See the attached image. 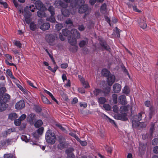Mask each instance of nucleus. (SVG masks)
I'll return each mask as SVG.
<instances>
[{
  "mask_svg": "<svg viewBox=\"0 0 158 158\" xmlns=\"http://www.w3.org/2000/svg\"><path fill=\"white\" fill-rule=\"evenodd\" d=\"M84 3L85 1L84 0H79L77 2H76L74 4L72 3L71 6L73 8L78 9L79 13H82L86 12L88 9V5L85 4Z\"/></svg>",
  "mask_w": 158,
  "mask_h": 158,
  "instance_id": "1",
  "label": "nucleus"
},
{
  "mask_svg": "<svg viewBox=\"0 0 158 158\" xmlns=\"http://www.w3.org/2000/svg\"><path fill=\"white\" fill-rule=\"evenodd\" d=\"M45 137L47 142L51 144H54L56 140L55 134L49 130L46 132Z\"/></svg>",
  "mask_w": 158,
  "mask_h": 158,
  "instance_id": "2",
  "label": "nucleus"
},
{
  "mask_svg": "<svg viewBox=\"0 0 158 158\" xmlns=\"http://www.w3.org/2000/svg\"><path fill=\"white\" fill-rule=\"evenodd\" d=\"M45 39L49 45L53 46L55 44L56 36L55 35L52 34L47 35L46 36Z\"/></svg>",
  "mask_w": 158,
  "mask_h": 158,
  "instance_id": "3",
  "label": "nucleus"
},
{
  "mask_svg": "<svg viewBox=\"0 0 158 158\" xmlns=\"http://www.w3.org/2000/svg\"><path fill=\"white\" fill-rule=\"evenodd\" d=\"M146 115L144 112L142 111L140 113H138L137 115H136L134 116V118L135 120H134L132 121V125H134L135 123H136L137 122H139L140 121L142 117H146Z\"/></svg>",
  "mask_w": 158,
  "mask_h": 158,
  "instance_id": "4",
  "label": "nucleus"
},
{
  "mask_svg": "<svg viewBox=\"0 0 158 158\" xmlns=\"http://www.w3.org/2000/svg\"><path fill=\"white\" fill-rule=\"evenodd\" d=\"M99 44L101 49L102 50L104 49L109 52H110L111 49L105 41L100 40Z\"/></svg>",
  "mask_w": 158,
  "mask_h": 158,
  "instance_id": "5",
  "label": "nucleus"
},
{
  "mask_svg": "<svg viewBox=\"0 0 158 158\" xmlns=\"http://www.w3.org/2000/svg\"><path fill=\"white\" fill-rule=\"evenodd\" d=\"M55 5L56 7L58 8H60L61 7H62V8H67L68 6L67 3L63 2L61 0H56L55 3Z\"/></svg>",
  "mask_w": 158,
  "mask_h": 158,
  "instance_id": "6",
  "label": "nucleus"
},
{
  "mask_svg": "<svg viewBox=\"0 0 158 158\" xmlns=\"http://www.w3.org/2000/svg\"><path fill=\"white\" fill-rule=\"evenodd\" d=\"M31 14L30 12H24L23 14L24 21L26 23L29 24L32 20V19L31 18Z\"/></svg>",
  "mask_w": 158,
  "mask_h": 158,
  "instance_id": "7",
  "label": "nucleus"
},
{
  "mask_svg": "<svg viewBox=\"0 0 158 158\" xmlns=\"http://www.w3.org/2000/svg\"><path fill=\"white\" fill-rule=\"evenodd\" d=\"M36 120V116L35 114L31 113L27 117V120L30 124H34Z\"/></svg>",
  "mask_w": 158,
  "mask_h": 158,
  "instance_id": "8",
  "label": "nucleus"
},
{
  "mask_svg": "<svg viewBox=\"0 0 158 158\" xmlns=\"http://www.w3.org/2000/svg\"><path fill=\"white\" fill-rule=\"evenodd\" d=\"M10 96L9 94H5L0 98V103L3 102L6 103L10 100Z\"/></svg>",
  "mask_w": 158,
  "mask_h": 158,
  "instance_id": "9",
  "label": "nucleus"
},
{
  "mask_svg": "<svg viewBox=\"0 0 158 158\" xmlns=\"http://www.w3.org/2000/svg\"><path fill=\"white\" fill-rule=\"evenodd\" d=\"M138 23L139 26L143 29L146 28L147 27V25L145 23V19L142 17L139 18L138 20Z\"/></svg>",
  "mask_w": 158,
  "mask_h": 158,
  "instance_id": "10",
  "label": "nucleus"
},
{
  "mask_svg": "<svg viewBox=\"0 0 158 158\" xmlns=\"http://www.w3.org/2000/svg\"><path fill=\"white\" fill-rule=\"evenodd\" d=\"M25 103L23 100H20L15 105V107L17 109H21L24 107Z\"/></svg>",
  "mask_w": 158,
  "mask_h": 158,
  "instance_id": "11",
  "label": "nucleus"
},
{
  "mask_svg": "<svg viewBox=\"0 0 158 158\" xmlns=\"http://www.w3.org/2000/svg\"><path fill=\"white\" fill-rule=\"evenodd\" d=\"M107 82L108 85L111 86L115 81V77L114 75H110L107 78Z\"/></svg>",
  "mask_w": 158,
  "mask_h": 158,
  "instance_id": "12",
  "label": "nucleus"
},
{
  "mask_svg": "<svg viewBox=\"0 0 158 158\" xmlns=\"http://www.w3.org/2000/svg\"><path fill=\"white\" fill-rule=\"evenodd\" d=\"M71 33L76 38H79L80 37V33L77 29H72L71 30Z\"/></svg>",
  "mask_w": 158,
  "mask_h": 158,
  "instance_id": "13",
  "label": "nucleus"
},
{
  "mask_svg": "<svg viewBox=\"0 0 158 158\" xmlns=\"http://www.w3.org/2000/svg\"><path fill=\"white\" fill-rule=\"evenodd\" d=\"M35 9V6L34 5H30L29 6H26L24 9V11L25 12H30L29 10L34 12Z\"/></svg>",
  "mask_w": 158,
  "mask_h": 158,
  "instance_id": "14",
  "label": "nucleus"
},
{
  "mask_svg": "<svg viewBox=\"0 0 158 158\" xmlns=\"http://www.w3.org/2000/svg\"><path fill=\"white\" fill-rule=\"evenodd\" d=\"M119 102L122 105H125L127 104V101L126 100V97L123 95L120 96L118 97Z\"/></svg>",
  "mask_w": 158,
  "mask_h": 158,
  "instance_id": "15",
  "label": "nucleus"
},
{
  "mask_svg": "<svg viewBox=\"0 0 158 158\" xmlns=\"http://www.w3.org/2000/svg\"><path fill=\"white\" fill-rule=\"evenodd\" d=\"M121 86L118 83H116L113 86V91L115 93H118L121 90Z\"/></svg>",
  "mask_w": 158,
  "mask_h": 158,
  "instance_id": "16",
  "label": "nucleus"
},
{
  "mask_svg": "<svg viewBox=\"0 0 158 158\" xmlns=\"http://www.w3.org/2000/svg\"><path fill=\"white\" fill-rule=\"evenodd\" d=\"M50 26L49 23H45L42 24L40 27V28L43 31L48 30L50 27Z\"/></svg>",
  "mask_w": 158,
  "mask_h": 158,
  "instance_id": "17",
  "label": "nucleus"
},
{
  "mask_svg": "<svg viewBox=\"0 0 158 158\" xmlns=\"http://www.w3.org/2000/svg\"><path fill=\"white\" fill-rule=\"evenodd\" d=\"M35 8L36 7V9L38 10L41 9L44 6V4L40 0L36 1L35 2Z\"/></svg>",
  "mask_w": 158,
  "mask_h": 158,
  "instance_id": "18",
  "label": "nucleus"
},
{
  "mask_svg": "<svg viewBox=\"0 0 158 158\" xmlns=\"http://www.w3.org/2000/svg\"><path fill=\"white\" fill-rule=\"evenodd\" d=\"M66 8H62L61 11L62 14L64 17H68L70 14V11L69 10L66 9Z\"/></svg>",
  "mask_w": 158,
  "mask_h": 158,
  "instance_id": "19",
  "label": "nucleus"
},
{
  "mask_svg": "<svg viewBox=\"0 0 158 158\" xmlns=\"http://www.w3.org/2000/svg\"><path fill=\"white\" fill-rule=\"evenodd\" d=\"M127 114L126 113H122V114H119L118 115V117L117 119L123 121H126L127 119L126 117Z\"/></svg>",
  "mask_w": 158,
  "mask_h": 158,
  "instance_id": "20",
  "label": "nucleus"
},
{
  "mask_svg": "<svg viewBox=\"0 0 158 158\" xmlns=\"http://www.w3.org/2000/svg\"><path fill=\"white\" fill-rule=\"evenodd\" d=\"M101 12L103 14H105L107 12V6L106 3L103 4L100 8Z\"/></svg>",
  "mask_w": 158,
  "mask_h": 158,
  "instance_id": "21",
  "label": "nucleus"
},
{
  "mask_svg": "<svg viewBox=\"0 0 158 158\" xmlns=\"http://www.w3.org/2000/svg\"><path fill=\"white\" fill-rule=\"evenodd\" d=\"M134 126L135 127H139L141 128H144L146 126V124L145 122H137L136 123H135Z\"/></svg>",
  "mask_w": 158,
  "mask_h": 158,
  "instance_id": "22",
  "label": "nucleus"
},
{
  "mask_svg": "<svg viewBox=\"0 0 158 158\" xmlns=\"http://www.w3.org/2000/svg\"><path fill=\"white\" fill-rule=\"evenodd\" d=\"M7 105L5 103H0V111H3L7 108Z\"/></svg>",
  "mask_w": 158,
  "mask_h": 158,
  "instance_id": "23",
  "label": "nucleus"
},
{
  "mask_svg": "<svg viewBox=\"0 0 158 158\" xmlns=\"http://www.w3.org/2000/svg\"><path fill=\"white\" fill-rule=\"evenodd\" d=\"M155 110L154 108L151 107L150 108V112L149 113V119H151L152 117L155 114Z\"/></svg>",
  "mask_w": 158,
  "mask_h": 158,
  "instance_id": "24",
  "label": "nucleus"
},
{
  "mask_svg": "<svg viewBox=\"0 0 158 158\" xmlns=\"http://www.w3.org/2000/svg\"><path fill=\"white\" fill-rule=\"evenodd\" d=\"M68 42L71 45L75 46L77 44V40L75 38H70L68 39Z\"/></svg>",
  "mask_w": 158,
  "mask_h": 158,
  "instance_id": "25",
  "label": "nucleus"
},
{
  "mask_svg": "<svg viewBox=\"0 0 158 158\" xmlns=\"http://www.w3.org/2000/svg\"><path fill=\"white\" fill-rule=\"evenodd\" d=\"M88 40L86 38L85 39V40L81 41L79 44V46L81 48L83 47L88 44Z\"/></svg>",
  "mask_w": 158,
  "mask_h": 158,
  "instance_id": "26",
  "label": "nucleus"
},
{
  "mask_svg": "<svg viewBox=\"0 0 158 158\" xmlns=\"http://www.w3.org/2000/svg\"><path fill=\"white\" fill-rule=\"evenodd\" d=\"M63 35L66 37H69L70 35L71 31L69 30L68 29H63L62 31Z\"/></svg>",
  "mask_w": 158,
  "mask_h": 158,
  "instance_id": "27",
  "label": "nucleus"
},
{
  "mask_svg": "<svg viewBox=\"0 0 158 158\" xmlns=\"http://www.w3.org/2000/svg\"><path fill=\"white\" fill-rule=\"evenodd\" d=\"M66 146L65 142H59V143L57 146L58 149L62 150Z\"/></svg>",
  "mask_w": 158,
  "mask_h": 158,
  "instance_id": "28",
  "label": "nucleus"
},
{
  "mask_svg": "<svg viewBox=\"0 0 158 158\" xmlns=\"http://www.w3.org/2000/svg\"><path fill=\"white\" fill-rule=\"evenodd\" d=\"M94 95L97 96L103 93V90L101 89H95L93 91Z\"/></svg>",
  "mask_w": 158,
  "mask_h": 158,
  "instance_id": "29",
  "label": "nucleus"
},
{
  "mask_svg": "<svg viewBox=\"0 0 158 158\" xmlns=\"http://www.w3.org/2000/svg\"><path fill=\"white\" fill-rule=\"evenodd\" d=\"M41 98L43 102L45 104H50L51 103L50 102L48 99L45 96L42 95Z\"/></svg>",
  "mask_w": 158,
  "mask_h": 158,
  "instance_id": "30",
  "label": "nucleus"
},
{
  "mask_svg": "<svg viewBox=\"0 0 158 158\" xmlns=\"http://www.w3.org/2000/svg\"><path fill=\"white\" fill-rule=\"evenodd\" d=\"M80 80L83 85L84 87L85 88H88L89 87V85L88 82L86 81H85L83 78H81L80 79Z\"/></svg>",
  "mask_w": 158,
  "mask_h": 158,
  "instance_id": "31",
  "label": "nucleus"
},
{
  "mask_svg": "<svg viewBox=\"0 0 158 158\" xmlns=\"http://www.w3.org/2000/svg\"><path fill=\"white\" fill-rule=\"evenodd\" d=\"M101 73L102 75L106 77L108 76L110 74V72L106 69H103Z\"/></svg>",
  "mask_w": 158,
  "mask_h": 158,
  "instance_id": "32",
  "label": "nucleus"
},
{
  "mask_svg": "<svg viewBox=\"0 0 158 158\" xmlns=\"http://www.w3.org/2000/svg\"><path fill=\"white\" fill-rule=\"evenodd\" d=\"M119 110L121 113H125V112L128 111L127 107L126 106H122L120 107Z\"/></svg>",
  "mask_w": 158,
  "mask_h": 158,
  "instance_id": "33",
  "label": "nucleus"
},
{
  "mask_svg": "<svg viewBox=\"0 0 158 158\" xmlns=\"http://www.w3.org/2000/svg\"><path fill=\"white\" fill-rule=\"evenodd\" d=\"M106 102V99L104 97H101L98 99V102L100 104H104Z\"/></svg>",
  "mask_w": 158,
  "mask_h": 158,
  "instance_id": "34",
  "label": "nucleus"
},
{
  "mask_svg": "<svg viewBox=\"0 0 158 158\" xmlns=\"http://www.w3.org/2000/svg\"><path fill=\"white\" fill-rule=\"evenodd\" d=\"M43 124L42 121L41 120H37L34 124L36 128H39Z\"/></svg>",
  "mask_w": 158,
  "mask_h": 158,
  "instance_id": "35",
  "label": "nucleus"
},
{
  "mask_svg": "<svg viewBox=\"0 0 158 158\" xmlns=\"http://www.w3.org/2000/svg\"><path fill=\"white\" fill-rule=\"evenodd\" d=\"M17 118V114L15 113H12L9 115V118L12 120H15Z\"/></svg>",
  "mask_w": 158,
  "mask_h": 158,
  "instance_id": "36",
  "label": "nucleus"
},
{
  "mask_svg": "<svg viewBox=\"0 0 158 158\" xmlns=\"http://www.w3.org/2000/svg\"><path fill=\"white\" fill-rule=\"evenodd\" d=\"M110 90V88L109 87H107L105 89H104L103 91V93L104 94V96H107L109 93Z\"/></svg>",
  "mask_w": 158,
  "mask_h": 158,
  "instance_id": "37",
  "label": "nucleus"
},
{
  "mask_svg": "<svg viewBox=\"0 0 158 158\" xmlns=\"http://www.w3.org/2000/svg\"><path fill=\"white\" fill-rule=\"evenodd\" d=\"M58 138L59 142H65V137L62 135H59L58 136Z\"/></svg>",
  "mask_w": 158,
  "mask_h": 158,
  "instance_id": "38",
  "label": "nucleus"
},
{
  "mask_svg": "<svg viewBox=\"0 0 158 158\" xmlns=\"http://www.w3.org/2000/svg\"><path fill=\"white\" fill-rule=\"evenodd\" d=\"M155 125V123H151V127L150 129V133L151 136H152V134L154 130V126Z\"/></svg>",
  "mask_w": 158,
  "mask_h": 158,
  "instance_id": "39",
  "label": "nucleus"
},
{
  "mask_svg": "<svg viewBox=\"0 0 158 158\" xmlns=\"http://www.w3.org/2000/svg\"><path fill=\"white\" fill-rule=\"evenodd\" d=\"M48 11L50 12L51 15H55V9L53 6H50L48 8Z\"/></svg>",
  "mask_w": 158,
  "mask_h": 158,
  "instance_id": "40",
  "label": "nucleus"
},
{
  "mask_svg": "<svg viewBox=\"0 0 158 158\" xmlns=\"http://www.w3.org/2000/svg\"><path fill=\"white\" fill-rule=\"evenodd\" d=\"M13 43L14 45L17 46L18 48H22V44L19 41L15 40L13 42Z\"/></svg>",
  "mask_w": 158,
  "mask_h": 158,
  "instance_id": "41",
  "label": "nucleus"
},
{
  "mask_svg": "<svg viewBox=\"0 0 158 158\" xmlns=\"http://www.w3.org/2000/svg\"><path fill=\"white\" fill-rule=\"evenodd\" d=\"M30 29L32 31H35L36 28V25L34 22H31L30 24Z\"/></svg>",
  "mask_w": 158,
  "mask_h": 158,
  "instance_id": "42",
  "label": "nucleus"
},
{
  "mask_svg": "<svg viewBox=\"0 0 158 158\" xmlns=\"http://www.w3.org/2000/svg\"><path fill=\"white\" fill-rule=\"evenodd\" d=\"M47 20L49 21L52 23H54L56 21V19L54 17V15H51L50 17L48 18H47Z\"/></svg>",
  "mask_w": 158,
  "mask_h": 158,
  "instance_id": "43",
  "label": "nucleus"
},
{
  "mask_svg": "<svg viewBox=\"0 0 158 158\" xmlns=\"http://www.w3.org/2000/svg\"><path fill=\"white\" fill-rule=\"evenodd\" d=\"M123 93L127 94L130 92L129 89L127 86H125L123 90Z\"/></svg>",
  "mask_w": 158,
  "mask_h": 158,
  "instance_id": "44",
  "label": "nucleus"
},
{
  "mask_svg": "<svg viewBox=\"0 0 158 158\" xmlns=\"http://www.w3.org/2000/svg\"><path fill=\"white\" fill-rule=\"evenodd\" d=\"M19 89L20 90H21L22 92L26 94L27 93V90L26 89H24L23 87L20 85L19 84L17 85Z\"/></svg>",
  "mask_w": 158,
  "mask_h": 158,
  "instance_id": "45",
  "label": "nucleus"
},
{
  "mask_svg": "<svg viewBox=\"0 0 158 158\" xmlns=\"http://www.w3.org/2000/svg\"><path fill=\"white\" fill-rule=\"evenodd\" d=\"M112 99L113 102L115 104L117 103V97L118 96L117 94H114L112 95Z\"/></svg>",
  "mask_w": 158,
  "mask_h": 158,
  "instance_id": "46",
  "label": "nucleus"
},
{
  "mask_svg": "<svg viewBox=\"0 0 158 158\" xmlns=\"http://www.w3.org/2000/svg\"><path fill=\"white\" fill-rule=\"evenodd\" d=\"M63 27V25L62 24L58 23L56 24L55 26L56 30L57 31H60Z\"/></svg>",
  "mask_w": 158,
  "mask_h": 158,
  "instance_id": "47",
  "label": "nucleus"
},
{
  "mask_svg": "<svg viewBox=\"0 0 158 158\" xmlns=\"http://www.w3.org/2000/svg\"><path fill=\"white\" fill-rule=\"evenodd\" d=\"M6 73L7 74L8 76H9L12 79L15 78L12 75V72L10 69H8L6 71Z\"/></svg>",
  "mask_w": 158,
  "mask_h": 158,
  "instance_id": "48",
  "label": "nucleus"
},
{
  "mask_svg": "<svg viewBox=\"0 0 158 158\" xmlns=\"http://www.w3.org/2000/svg\"><path fill=\"white\" fill-rule=\"evenodd\" d=\"M45 13L44 12L41 11H39L37 12V15L38 16L40 17H43L45 15Z\"/></svg>",
  "mask_w": 158,
  "mask_h": 158,
  "instance_id": "49",
  "label": "nucleus"
},
{
  "mask_svg": "<svg viewBox=\"0 0 158 158\" xmlns=\"http://www.w3.org/2000/svg\"><path fill=\"white\" fill-rule=\"evenodd\" d=\"M21 121H22L19 118L15 120L14 123L16 126H19L21 123Z\"/></svg>",
  "mask_w": 158,
  "mask_h": 158,
  "instance_id": "50",
  "label": "nucleus"
},
{
  "mask_svg": "<svg viewBox=\"0 0 158 158\" xmlns=\"http://www.w3.org/2000/svg\"><path fill=\"white\" fill-rule=\"evenodd\" d=\"M12 129H8L7 130L4 131V134H5V135H4V136H6L10 134L11 132H12L13 131H12Z\"/></svg>",
  "mask_w": 158,
  "mask_h": 158,
  "instance_id": "51",
  "label": "nucleus"
},
{
  "mask_svg": "<svg viewBox=\"0 0 158 158\" xmlns=\"http://www.w3.org/2000/svg\"><path fill=\"white\" fill-rule=\"evenodd\" d=\"M6 91V89L4 87L0 88V96L2 95Z\"/></svg>",
  "mask_w": 158,
  "mask_h": 158,
  "instance_id": "52",
  "label": "nucleus"
},
{
  "mask_svg": "<svg viewBox=\"0 0 158 158\" xmlns=\"http://www.w3.org/2000/svg\"><path fill=\"white\" fill-rule=\"evenodd\" d=\"M85 26L83 24H81L78 26V29L81 31H82L85 29Z\"/></svg>",
  "mask_w": 158,
  "mask_h": 158,
  "instance_id": "53",
  "label": "nucleus"
},
{
  "mask_svg": "<svg viewBox=\"0 0 158 158\" xmlns=\"http://www.w3.org/2000/svg\"><path fill=\"white\" fill-rule=\"evenodd\" d=\"M78 47L77 46H74L70 48V50L72 52H75L77 51Z\"/></svg>",
  "mask_w": 158,
  "mask_h": 158,
  "instance_id": "54",
  "label": "nucleus"
},
{
  "mask_svg": "<svg viewBox=\"0 0 158 158\" xmlns=\"http://www.w3.org/2000/svg\"><path fill=\"white\" fill-rule=\"evenodd\" d=\"M13 155L11 153L6 154L4 155V158H12Z\"/></svg>",
  "mask_w": 158,
  "mask_h": 158,
  "instance_id": "55",
  "label": "nucleus"
},
{
  "mask_svg": "<svg viewBox=\"0 0 158 158\" xmlns=\"http://www.w3.org/2000/svg\"><path fill=\"white\" fill-rule=\"evenodd\" d=\"M139 151L141 150V151H144L146 148V146L143 144H140L139 145Z\"/></svg>",
  "mask_w": 158,
  "mask_h": 158,
  "instance_id": "56",
  "label": "nucleus"
},
{
  "mask_svg": "<svg viewBox=\"0 0 158 158\" xmlns=\"http://www.w3.org/2000/svg\"><path fill=\"white\" fill-rule=\"evenodd\" d=\"M105 148L106 150L107 151V152L108 153L110 154L111 153L112 151V148L111 147L108 146H106V147Z\"/></svg>",
  "mask_w": 158,
  "mask_h": 158,
  "instance_id": "57",
  "label": "nucleus"
},
{
  "mask_svg": "<svg viewBox=\"0 0 158 158\" xmlns=\"http://www.w3.org/2000/svg\"><path fill=\"white\" fill-rule=\"evenodd\" d=\"M114 112L116 113H118L119 110V108L117 105H114L113 107Z\"/></svg>",
  "mask_w": 158,
  "mask_h": 158,
  "instance_id": "58",
  "label": "nucleus"
},
{
  "mask_svg": "<svg viewBox=\"0 0 158 158\" xmlns=\"http://www.w3.org/2000/svg\"><path fill=\"white\" fill-rule=\"evenodd\" d=\"M43 131L44 128L41 127L37 130V132L39 134L41 135L43 132Z\"/></svg>",
  "mask_w": 158,
  "mask_h": 158,
  "instance_id": "59",
  "label": "nucleus"
},
{
  "mask_svg": "<svg viewBox=\"0 0 158 158\" xmlns=\"http://www.w3.org/2000/svg\"><path fill=\"white\" fill-rule=\"evenodd\" d=\"M65 23L67 24H70L72 25L73 22L70 19H68L65 20Z\"/></svg>",
  "mask_w": 158,
  "mask_h": 158,
  "instance_id": "60",
  "label": "nucleus"
},
{
  "mask_svg": "<svg viewBox=\"0 0 158 158\" xmlns=\"http://www.w3.org/2000/svg\"><path fill=\"white\" fill-rule=\"evenodd\" d=\"M158 143V138H155L152 141V144L153 145H155Z\"/></svg>",
  "mask_w": 158,
  "mask_h": 158,
  "instance_id": "61",
  "label": "nucleus"
},
{
  "mask_svg": "<svg viewBox=\"0 0 158 158\" xmlns=\"http://www.w3.org/2000/svg\"><path fill=\"white\" fill-rule=\"evenodd\" d=\"M22 140L25 141L26 142H27L28 141V139L26 135H22L21 137Z\"/></svg>",
  "mask_w": 158,
  "mask_h": 158,
  "instance_id": "62",
  "label": "nucleus"
},
{
  "mask_svg": "<svg viewBox=\"0 0 158 158\" xmlns=\"http://www.w3.org/2000/svg\"><path fill=\"white\" fill-rule=\"evenodd\" d=\"M5 140H2L0 142V146L1 147H4L7 146Z\"/></svg>",
  "mask_w": 158,
  "mask_h": 158,
  "instance_id": "63",
  "label": "nucleus"
},
{
  "mask_svg": "<svg viewBox=\"0 0 158 158\" xmlns=\"http://www.w3.org/2000/svg\"><path fill=\"white\" fill-rule=\"evenodd\" d=\"M153 151L154 153L158 154V146L154 147L153 149Z\"/></svg>",
  "mask_w": 158,
  "mask_h": 158,
  "instance_id": "64",
  "label": "nucleus"
}]
</instances>
